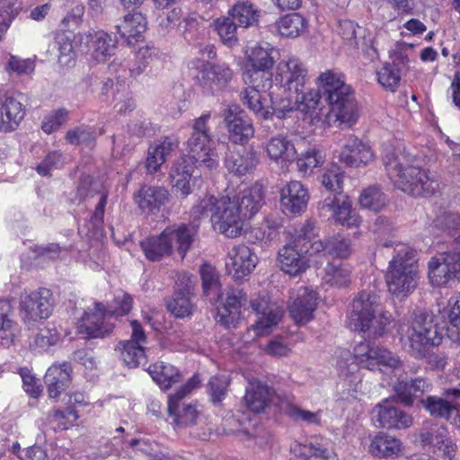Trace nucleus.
I'll list each match as a JSON object with an SVG mask.
<instances>
[{
    "instance_id": "052dcab7",
    "label": "nucleus",
    "mask_w": 460,
    "mask_h": 460,
    "mask_svg": "<svg viewBox=\"0 0 460 460\" xmlns=\"http://www.w3.org/2000/svg\"><path fill=\"white\" fill-rule=\"evenodd\" d=\"M314 224L306 222L299 229L295 231L292 240L289 242L302 252H311V243H314Z\"/></svg>"
},
{
    "instance_id": "7c9ffc66",
    "label": "nucleus",
    "mask_w": 460,
    "mask_h": 460,
    "mask_svg": "<svg viewBox=\"0 0 460 460\" xmlns=\"http://www.w3.org/2000/svg\"><path fill=\"white\" fill-rule=\"evenodd\" d=\"M181 399L168 397V413L176 429L192 427L199 422V413L191 404H181Z\"/></svg>"
},
{
    "instance_id": "864d4df0",
    "label": "nucleus",
    "mask_w": 460,
    "mask_h": 460,
    "mask_svg": "<svg viewBox=\"0 0 460 460\" xmlns=\"http://www.w3.org/2000/svg\"><path fill=\"white\" fill-rule=\"evenodd\" d=\"M293 450L299 454L296 459L293 460H329L332 456V452L320 444H298Z\"/></svg>"
},
{
    "instance_id": "c9c22d12",
    "label": "nucleus",
    "mask_w": 460,
    "mask_h": 460,
    "mask_svg": "<svg viewBox=\"0 0 460 460\" xmlns=\"http://www.w3.org/2000/svg\"><path fill=\"white\" fill-rule=\"evenodd\" d=\"M273 394V389L267 385L259 381L250 382L243 401L250 411L260 413L269 405Z\"/></svg>"
},
{
    "instance_id": "c03bdc74",
    "label": "nucleus",
    "mask_w": 460,
    "mask_h": 460,
    "mask_svg": "<svg viewBox=\"0 0 460 460\" xmlns=\"http://www.w3.org/2000/svg\"><path fill=\"white\" fill-rule=\"evenodd\" d=\"M140 246L147 260L158 261L172 253L171 245L164 235V231L158 235H153L141 241Z\"/></svg>"
},
{
    "instance_id": "f03ea898",
    "label": "nucleus",
    "mask_w": 460,
    "mask_h": 460,
    "mask_svg": "<svg viewBox=\"0 0 460 460\" xmlns=\"http://www.w3.org/2000/svg\"><path fill=\"white\" fill-rule=\"evenodd\" d=\"M414 156L401 146H388L383 155L385 172L397 189L414 197L434 194L438 190V181L414 165Z\"/></svg>"
},
{
    "instance_id": "4be33fe9",
    "label": "nucleus",
    "mask_w": 460,
    "mask_h": 460,
    "mask_svg": "<svg viewBox=\"0 0 460 460\" xmlns=\"http://www.w3.org/2000/svg\"><path fill=\"white\" fill-rule=\"evenodd\" d=\"M259 163L257 152L252 147L240 146L228 149L225 157L226 170L236 176L251 173Z\"/></svg>"
},
{
    "instance_id": "2f4dec72",
    "label": "nucleus",
    "mask_w": 460,
    "mask_h": 460,
    "mask_svg": "<svg viewBox=\"0 0 460 460\" xmlns=\"http://www.w3.org/2000/svg\"><path fill=\"white\" fill-rule=\"evenodd\" d=\"M170 194L164 187L143 186L135 195V201L143 211L160 210L169 200Z\"/></svg>"
},
{
    "instance_id": "dca6fc26",
    "label": "nucleus",
    "mask_w": 460,
    "mask_h": 460,
    "mask_svg": "<svg viewBox=\"0 0 460 460\" xmlns=\"http://www.w3.org/2000/svg\"><path fill=\"white\" fill-rule=\"evenodd\" d=\"M230 138L235 143L247 142L254 134L251 119L238 105H229L223 113Z\"/></svg>"
},
{
    "instance_id": "13d9d810",
    "label": "nucleus",
    "mask_w": 460,
    "mask_h": 460,
    "mask_svg": "<svg viewBox=\"0 0 460 460\" xmlns=\"http://www.w3.org/2000/svg\"><path fill=\"white\" fill-rule=\"evenodd\" d=\"M271 53L272 49L270 50L260 46L252 48L248 56L246 68L271 69L274 64Z\"/></svg>"
},
{
    "instance_id": "bf43d9fd",
    "label": "nucleus",
    "mask_w": 460,
    "mask_h": 460,
    "mask_svg": "<svg viewBox=\"0 0 460 460\" xmlns=\"http://www.w3.org/2000/svg\"><path fill=\"white\" fill-rule=\"evenodd\" d=\"M190 296L184 293H174L172 298L167 303L168 310L177 318L190 316L193 312Z\"/></svg>"
},
{
    "instance_id": "338daca9",
    "label": "nucleus",
    "mask_w": 460,
    "mask_h": 460,
    "mask_svg": "<svg viewBox=\"0 0 460 460\" xmlns=\"http://www.w3.org/2000/svg\"><path fill=\"white\" fill-rule=\"evenodd\" d=\"M59 340L60 335L55 328H45L36 335L31 346L40 350H47L50 346L57 344Z\"/></svg>"
},
{
    "instance_id": "de8ad7c7",
    "label": "nucleus",
    "mask_w": 460,
    "mask_h": 460,
    "mask_svg": "<svg viewBox=\"0 0 460 460\" xmlns=\"http://www.w3.org/2000/svg\"><path fill=\"white\" fill-rule=\"evenodd\" d=\"M350 269L343 264L328 263L323 269V280L336 288H343L350 282Z\"/></svg>"
},
{
    "instance_id": "79ce46f5",
    "label": "nucleus",
    "mask_w": 460,
    "mask_h": 460,
    "mask_svg": "<svg viewBox=\"0 0 460 460\" xmlns=\"http://www.w3.org/2000/svg\"><path fill=\"white\" fill-rule=\"evenodd\" d=\"M22 104L13 96H5L1 105V128L4 131L13 130L23 119Z\"/></svg>"
},
{
    "instance_id": "4468645a",
    "label": "nucleus",
    "mask_w": 460,
    "mask_h": 460,
    "mask_svg": "<svg viewBox=\"0 0 460 460\" xmlns=\"http://www.w3.org/2000/svg\"><path fill=\"white\" fill-rule=\"evenodd\" d=\"M372 420L384 429H407L412 425V417L395 405L394 399H385L372 410Z\"/></svg>"
},
{
    "instance_id": "37998d69",
    "label": "nucleus",
    "mask_w": 460,
    "mask_h": 460,
    "mask_svg": "<svg viewBox=\"0 0 460 460\" xmlns=\"http://www.w3.org/2000/svg\"><path fill=\"white\" fill-rule=\"evenodd\" d=\"M228 15L234 19L238 26L248 28L257 25L260 11L248 0L236 2L229 10Z\"/></svg>"
},
{
    "instance_id": "0e129e2a",
    "label": "nucleus",
    "mask_w": 460,
    "mask_h": 460,
    "mask_svg": "<svg viewBox=\"0 0 460 460\" xmlns=\"http://www.w3.org/2000/svg\"><path fill=\"white\" fill-rule=\"evenodd\" d=\"M20 333V326L13 316L0 322V342L4 347H10L14 343Z\"/></svg>"
},
{
    "instance_id": "ea45409f",
    "label": "nucleus",
    "mask_w": 460,
    "mask_h": 460,
    "mask_svg": "<svg viewBox=\"0 0 460 460\" xmlns=\"http://www.w3.org/2000/svg\"><path fill=\"white\" fill-rule=\"evenodd\" d=\"M115 28L120 37L130 44L131 39L137 38L146 31V19L139 12L129 13L116 24Z\"/></svg>"
},
{
    "instance_id": "9b49d317",
    "label": "nucleus",
    "mask_w": 460,
    "mask_h": 460,
    "mask_svg": "<svg viewBox=\"0 0 460 460\" xmlns=\"http://www.w3.org/2000/svg\"><path fill=\"white\" fill-rule=\"evenodd\" d=\"M54 306L52 292L48 288H39L21 298L20 309L25 323L47 319Z\"/></svg>"
},
{
    "instance_id": "f257e3e1",
    "label": "nucleus",
    "mask_w": 460,
    "mask_h": 460,
    "mask_svg": "<svg viewBox=\"0 0 460 460\" xmlns=\"http://www.w3.org/2000/svg\"><path fill=\"white\" fill-rule=\"evenodd\" d=\"M276 80L287 94L279 105L272 101L273 112L279 119L285 118L294 109L318 117L323 115L325 104L329 106V122L339 121L351 127L358 118L355 93L340 73L333 70L321 73L317 78L318 89L306 92L308 71L299 59L292 58L278 64Z\"/></svg>"
},
{
    "instance_id": "f704fd0d",
    "label": "nucleus",
    "mask_w": 460,
    "mask_h": 460,
    "mask_svg": "<svg viewBox=\"0 0 460 460\" xmlns=\"http://www.w3.org/2000/svg\"><path fill=\"white\" fill-rule=\"evenodd\" d=\"M238 201L244 219L253 217L264 204V189L261 184L255 183L252 187L243 190L238 196L233 198Z\"/></svg>"
},
{
    "instance_id": "bb28decb",
    "label": "nucleus",
    "mask_w": 460,
    "mask_h": 460,
    "mask_svg": "<svg viewBox=\"0 0 460 460\" xmlns=\"http://www.w3.org/2000/svg\"><path fill=\"white\" fill-rule=\"evenodd\" d=\"M196 163L187 155H181L175 159L169 172L172 187L182 198L187 197L191 192L190 184Z\"/></svg>"
},
{
    "instance_id": "a19ab883",
    "label": "nucleus",
    "mask_w": 460,
    "mask_h": 460,
    "mask_svg": "<svg viewBox=\"0 0 460 460\" xmlns=\"http://www.w3.org/2000/svg\"><path fill=\"white\" fill-rule=\"evenodd\" d=\"M369 452L376 457L398 456L402 452L399 439L384 432H378L371 438Z\"/></svg>"
},
{
    "instance_id": "f8f14e48",
    "label": "nucleus",
    "mask_w": 460,
    "mask_h": 460,
    "mask_svg": "<svg viewBox=\"0 0 460 460\" xmlns=\"http://www.w3.org/2000/svg\"><path fill=\"white\" fill-rule=\"evenodd\" d=\"M429 278L436 286H446L460 279V252H447L433 257L429 262Z\"/></svg>"
},
{
    "instance_id": "5fc2aeb1",
    "label": "nucleus",
    "mask_w": 460,
    "mask_h": 460,
    "mask_svg": "<svg viewBox=\"0 0 460 460\" xmlns=\"http://www.w3.org/2000/svg\"><path fill=\"white\" fill-rule=\"evenodd\" d=\"M296 165L298 171L306 174L311 172L314 168L320 166L324 162V155L315 147H310L299 156L296 155Z\"/></svg>"
},
{
    "instance_id": "2eb2a0df",
    "label": "nucleus",
    "mask_w": 460,
    "mask_h": 460,
    "mask_svg": "<svg viewBox=\"0 0 460 460\" xmlns=\"http://www.w3.org/2000/svg\"><path fill=\"white\" fill-rule=\"evenodd\" d=\"M339 34L353 48L361 49L367 60L374 61L378 58L374 38L366 28L350 20H343L339 22Z\"/></svg>"
},
{
    "instance_id": "c85d7f7f",
    "label": "nucleus",
    "mask_w": 460,
    "mask_h": 460,
    "mask_svg": "<svg viewBox=\"0 0 460 460\" xmlns=\"http://www.w3.org/2000/svg\"><path fill=\"white\" fill-rule=\"evenodd\" d=\"M265 151L271 161L281 165H287L296 158V150L294 144L283 135L270 138L265 144Z\"/></svg>"
},
{
    "instance_id": "603ef678",
    "label": "nucleus",
    "mask_w": 460,
    "mask_h": 460,
    "mask_svg": "<svg viewBox=\"0 0 460 460\" xmlns=\"http://www.w3.org/2000/svg\"><path fill=\"white\" fill-rule=\"evenodd\" d=\"M262 91L253 88H245L241 92L240 97L244 105H246L255 114L267 119L269 111L264 106V97L261 94Z\"/></svg>"
},
{
    "instance_id": "a211bd4d",
    "label": "nucleus",
    "mask_w": 460,
    "mask_h": 460,
    "mask_svg": "<svg viewBox=\"0 0 460 460\" xmlns=\"http://www.w3.org/2000/svg\"><path fill=\"white\" fill-rule=\"evenodd\" d=\"M252 310L257 314V320L252 325L257 335H264L276 326L282 317V309L276 303H272L266 296L251 301Z\"/></svg>"
},
{
    "instance_id": "4c0bfd02",
    "label": "nucleus",
    "mask_w": 460,
    "mask_h": 460,
    "mask_svg": "<svg viewBox=\"0 0 460 460\" xmlns=\"http://www.w3.org/2000/svg\"><path fill=\"white\" fill-rule=\"evenodd\" d=\"M394 388L403 404L411 405L414 399H420V401L423 399L422 395L430 391L431 385L423 378H416L408 382L399 376Z\"/></svg>"
},
{
    "instance_id": "58836bf2",
    "label": "nucleus",
    "mask_w": 460,
    "mask_h": 460,
    "mask_svg": "<svg viewBox=\"0 0 460 460\" xmlns=\"http://www.w3.org/2000/svg\"><path fill=\"white\" fill-rule=\"evenodd\" d=\"M147 371L162 390H168L182 380V375L179 369L164 361L150 365Z\"/></svg>"
},
{
    "instance_id": "9d476101",
    "label": "nucleus",
    "mask_w": 460,
    "mask_h": 460,
    "mask_svg": "<svg viewBox=\"0 0 460 460\" xmlns=\"http://www.w3.org/2000/svg\"><path fill=\"white\" fill-rule=\"evenodd\" d=\"M234 71L223 63L207 62L199 69L196 80L204 94L215 95L231 82Z\"/></svg>"
},
{
    "instance_id": "6ab92c4d",
    "label": "nucleus",
    "mask_w": 460,
    "mask_h": 460,
    "mask_svg": "<svg viewBox=\"0 0 460 460\" xmlns=\"http://www.w3.org/2000/svg\"><path fill=\"white\" fill-rule=\"evenodd\" d=\"M374 157L371 146L353 135L346 137L338 155L339 161L349 167L366 165L373 161Z\"/></svg>"
},
{
    "instance_id": "aec40b11",
    "label": "nucleus",
    "mask_w": 460,
    "mask_h": 460,
    "mask_svg": "<svg viewBox=\"0 0 460 460\" xmlns=\"http://www.w3.org/2000/svg\"><path fill=\"white\" fill-rule=\"evenodd\" d=\"M257 263V256L244 244L234 246L227 253L226 268L234 279L249 275Z\"/></svg>"
},
{
    "instance_id": "20e7f679",
    "label": "nucleus",
    "mask_w": 460,
    "mask_h": 460,
    "mask_svg": "<svg viewBox=\"0 0 460 460\" xmlns=\"http://www.w3.org/2000/svg\"><path fill=\"white\" fill-rule=\"evenodd\" d=\"M380 296L373 290L360 291L350 304L349 325L353 331L367 332L368 337L383 336L392 315L381 312Z\"/></svg>"
},
{
    "instance_id": "b1692460",
    "label": "nucleus",
    "mask_w": 460,
    "mask_h": 460,
    "mask_svg": "<svg viewBox=\"0 0 460 460\" xmlns=\"http://www.w3.org/2000/svg\"><path fill=\"white\" fill-rule=\"evenodd\" d=\"M308 199L307 190L300 181H290L281 189L280 206L287 215H300L306 208Z\"/></svg>"
},
{
    "instance_id": "423d86ee",
    "label": "nucleus",
    "mask_w": 460,
    "mask_h": 460,
    "mask_svg": "<svg viewBox=\"0 0 460 460\" xmlns=\"http://www.w3.org/2000/svg\"><path fill=\"white\" fill-rule=\"evenodd\" d=\"M133 299L128 293L120 291L115 296L108 308L101 303H95L93 314L84 313L77 325V331L85 338H103L113 330V323H109L108 316L121 317L127 315L132 309Z\"/></svg>"
},
{
    "instance_id": "f3484780",
    "label": "nucleus",
    "mask_w": 460,
    "mask_h": 460,
    "mask_svg": "<svg viewBox=\"0 0 460 460\" xmlns=\"http://www.w3.org/2000/svg\"><path fill=\"white\" fill-rule=\"evenodd\" d=\"M246 299V293L242 288H229L226 303L217 309L215 316L217 323L228 329L235 328L241 317L240 308L244 305Z\"/></svg>"
},
{
    "instance_id": "49530a36",
    "label": "nucleus",
    "mask_w": 460,
    "mask_h": 460,
    "mask_svg": "<svg viewBox=\"0 0 460 460\" xmlns=\"http://www.w3.org/2000/svg\"><path fill=\"white\" fill-rule=\"evenodd\" d=\"M278 30L281 36L296 38L306 28L305 19L297 13H292L280 18L277 22Z\"/></svg>"
},
{
    "instance_id": "6e6d98bb",
    "label": "nucleus",
    "mask_w": 460,
    "mask_h": 460,
    "mask_svg": "<svg viewBox=\"0 0 460 460\" xmlns=\"http://www.w3.org/2000/svg\"><path fill=\"white\" fill-rule=\"evenodd\" d=\"M55 48L58 51V62L68 66L75 59L71 35L65 31H58L55 35Z\"/></svg>"
},
{
    "instance_id": "e433bc0d",
    "label": "nucleus",
    "mask_w": 460,
    "mask_h": 460,
    "mask_svg": "<svg viewBox=\"0 0 460 460\" xmlns=\"http://www.w3.org/2000/svg\"><path fill=\"white\" fill-rule=\"evenodd\" d=\"M311 250L314 254L323 253L344 259L351 253V242L348 238L334 235L324 240H315L311 243Z\"/></svg>"
},
{
    "instance_id": "a878e982",
    "label": "nucleus",
    "mask_w": 460,
    "mask_h": 460,
    "mask_svg": "<svg viewBox=\"0 0 460 460\" xmlns=\"http://www.w3.org/2000/svg\"><path fill=\"white\" fill-rule=\"evenodd\" d=\"M312 256L314 252H302L293 243H288L279 249L278 261L281 270L290 276H297L308 268V259L305 255Z\"/></svg>"
},
{
    "instance_id": "72a5a7b5",
    "label": "nucleus",
    "mask_w": 460,
    "mask_h": 460,
    "mask_svg": "<svg viewBox=\"0 0 460 460\" xmlns=\"http://www.w3.org/2000/svg\"><path fill=\"white\" fill-rule=\"evenodd\" d=\"M84 39L89 44L93 59L97 63L106 61L114 54L116 42L108 33L102 31L89 32Z\"/></svg>"
},
{
    "instance_id": "473e14b6",
    "label": "nucleus",
    "mask_w": 460,
    "mask_h": 460,
    "mask_svg": "<svg viewBox=\"0 0 460 460\" xmlns=\"http://www.w3.org/2000/svg\"><path fill=\"white\" fill-rule=\"evenodd\" d=\"M71 371L70 365L66 362L49 367L44 376V382L50 398H57L68 387L71 383Z\"/></svg>"
},
{
    "instance_id": "ddd939ff",
    "label": "nucleus",
    "mask_w": 460,
    "mask_h": 460,
    "mask_svg": "<svg viewBox=\"0 0 460 460\" xmlns=\"http://www.w3.org/2000/svg\"><path fill=\"white\" fill-rule=\"evenodd\" d=\"M420 445L438 451L445 457L452 460L456 455V445L449 438L448 430L444 425L429 424L423 426L419 431Z\"/></svg>"
},
{
    "instance_id": "69168bd1",
    "label": "nucleus",
    "mask_w": 460,
    "mask_h": 460,
    "mask_svg": "<svg viewBox=\"0 0 460 460\" xmlns=\"http://www.w3.org/2000/svg\"><path fill=\"white\" fill-rule=\"evenodd\" d=\"M67 117L68 111L65 108L53 111L44 118L41 128L45 133L50 134L58 129L67 120Z\"/></svg>"
},
{
    "instance_id": "680f3d73",
    "label": "nucleus",
    "mask_w": 460,
    "mask_h": 460,
    "mask_svg": "<svg viewBox=\"0 0 460 460\" xmlns=\"http://www.w3.org/2000/svg\"><path fill=\"white\" fill-rule=\"evenodd\" d=\"M378 83L385 88L394 91L401 80V74L397 65L385 63L377 72Z\"/></svg>"
},
{
    "instance_id": "4d7b16f0",
    "label": "nucleus",
    "mask_w": 460,
    "mask_h": 460,
    "mask_svg": "<svg viewBox=\"0 0 460 460\" xmlns=\"http://www.w3.org/2000/svg\"><path fill=\"white\" fill-rule=\"evenodd\" d=\"M360 205L373 211L381 210L386 204V197L376 186L365 189L359 197Z\"/></svg>"
},
{
    "instance_id": "39448f33",
    "label": "nucleus",
    "mask_w": 460,
    "mask_h": 460,
    "mask_svg": "<svg viewBox=\"0 0 460 460\" xmlns=\"http://www.w3.org/2000/svg\"><path fill=\"white\" fill-rule=\"evenodd\" d=\"M191 216L194 219L210 217L213 227L230 238L241 234L245 220L239 210L238 201L229 197H205L192 208Z\"/></svg>"
},
{
    "instance_id": "cd10ccee",
    "label": "nucleus",
    "mask_w": 460,
    "mask_h": 460,
    "mask_svg": "<svg viewBox=\"0 0 460 460\" xmlns=\"http://www.w3.org/2000/svg\"><path fill=\"white\" fill-rule=\"evenodd\" d=\"M197 226L181 224L168 226L164 230V235L166 236L172 251L175 246L182 259L192 246L197 234Z\"/></svg>"
},
{
    "instance_id": "8fccbe9b",
    "label": "nucleus",
    "mask_w": 460,
    "mask_h": 460,
    "mask_svg": "<svg viewBox=\"0 0 460 460\" xmlns=\"http://www.w3.org/2000/svg\"><path fill=\"white\" fill-rule=\"evenodd\" d=\"M244 81L250 84L249 88L266 92L272 87V74L270 69L246 68L243 74Z\"/></svg>"
},
{
    "instance_id": "412c9836",
    "label": "nucleus",
    "mask_w": 460,
    "mask_h": 460,
    "mask_svg": "<svg viewBox=\"0 0 460 460\" xmlns=\"http://www.w3.org/2000/svg\"><path fill=\"white\" fill-rule=\"evenodd\" d=\"M130 325L131 339L119 342L120 356L127 366L136 367L145 359L144 344L146 342V337L143 327L137 320L132 321Z\"/></svg>"
},
{
    "instance_id": "09e8293b",
    "label": "nucleus",
    "mask_w": 460,
    "mask_h": 460,
    "mask_svg": "<svg viewBox=\"0 0 460 460\" xmlns=\"http://www.w3.org/2000/svg\"><path fill=\"white\" fill-rule=\"evenodd\" d=\"M236 22L230 15L217 18L214 22L215 30L224 44L233 47L237 44V26Z\"/></svg>"
},
{
    "instance_id": "7ed1b4c3",
    "label": "nucleus",
    "mask_w": 460,
    "mask_h": 460,
    "mask_svg": "<svg viewBox=\"0 0 460 460\" xmlns=\"http://www.w3.org/2000/svg\"><path fill=\"white\" fill-rule=\"evenodd\" d=\"M385 248L393 249L385 274L388 291L398 298L411 295L417 288L420 279L416 251L403 243L385 242Z\"/></svg>"
},
{
    "instance_id": "774afa93",
    "label": "nucleus",
    "mask_w": 460,
    "mask_h": 460,
    "mask_svg": "<svg viewBox=\"0 0 460 460\" xmlns=\"http://www.w3.org/2000/svg\"><path fill=\"white\" fill-rule=\"evenodd\" d=\"M229 382L226 376H213L208 382V392L211 396V401L214 403L222 402L225 398Z\"/></svg>"
},
{
    "instance_id": "3c124183",
    "label": "nucleus",
    "mask_w": 460,
    "mask_h": 460,
    "mask_svg": "<svg viewBox=\"0 0 460 460\" xmlns=\"http://www.w3.org/2000/svg\"><path fill=\"white\" fill-rule=\"evenodd\" d=\"M420 403L429 412L431 416L448 420L456 407L444 398L437 396H428L421 399Z\"/></svg>"
},
{
    "instance_id": "0eeeda50",
    "label": "nucleus",
    "mask_w": 460,
    "mask_h": 460,
    "mask_svg": "<svg viewBox=\"0 0 460 460\" xmlns=\"http://www.w3.org/2000/svg\"><path fill=\"white\" fill-rule=\"evenodd\" d=\"M211 115L209 112L202 114L194 120L192 133L186 142L188 157L196 163L197 168L208 171L216 169L218 165V156L214 149L208 122Z\"/></svg>"
},
{
    "instance_id": "e2e57ef3",
    "label": "nucleus",
    "mask_w": 460,
    "mask_h": 460,
    "mask_svg": "<svg viewBox=\"0 0 460 460\" xmlns=\"http://www.w3.org/2000/svg\"><path fill=\"white\" fill-rule=\"evenodd\" d=\"M321 182L326 190L333 192L332 197L338 194L342 195L341 188L343 183V172L338 166L332 165L322 175Z\"/></svg>"
},
{
    "instance_id": "c756f323",
    "label": "nucleus",
    "mask_w": 460,
    "mask_h": 460,
    "mask_svg": "<svg viewBox=\"0 0 460 460\" xmlns=\"http://www.w3.org/2000/svg\"><path fill=\"white\" fill-rule=\"evenodd\" d=\"M178 141L164 137L159 143L150 146L147 150L145 167L149 174L157 172L173 150L178 147Z\"/></svg>"
},
{
    "instance_id": "5701e85b",
    "label": "nucleus",
    "mask_w": 460,
    "mask_h": 460,
    "mask_svg": "<svg viewBox=\"0 0 460 460\" xmlns=\"http://www.w3.org/2000/svg\"><path fill=\"white\" fill-rule=\"evenodd\" d=\"M322 208L331 211L335 222L348 228L360 224V217L352 208L351 201L347 196L340 194L329 196L324 199Z\"/></svg>"
},
{
    "instance_id": "1a4fd4ad",
    "label": "nucleus",
    "mask_w": 460,
    "mask_h": 460,
    "mask_svg": "<svg viewBox=\"0 0 460 460\" xmlns=\"http://www.w3.org/2000/svg\"><path fill=\"white\" fill-rule=\"evenodd\" d=\"M354 358L357 365L369 370H391L398 372L402 369V362L390 350L371 344L367 341H361L354 348Z\"/></svg>"
},
{
    "instance_id": "393cba45",
    "label": "nucleus",
    "mask_w": 460,
    "mask_h": 460,
    "mask_svg": "<svg viewBox=\"0 0 460 460\" xmlns=\"http://www.w3.org/2000/svg\"><path fill=\"white\" fill-rule=\"evenodd\" d=\"M317 293L308 288H298L293 302L289 305L290 316L298 324H305L312 320L317 307Z\"/></svg>"
},
{
    "instance_id": "6e6552de",
    "label": "nucleus",
    "mask_w": 460,
    "mask_h": 460,
    "mask_svg": "<svg viewBox=\"0 0 460 460\" xmlns=\"http://www.w3.org/2000/svg\"><path fill=\"white\" fill-rule=\"evenodd\" d=\"M410 352L417 358H424L430 348L440 344L439 334L433 316L428 313L415 314L411 327L408 331Z\"/></svg>"
},
{
    "instance_id": "a18cd8bd",
    "label": "nucleus",
    "mask_w": 460,
    "mask_h": 460,
    "mask_svg": "<svg viewBox=\"0 0 460 460\" xmlns=\"http://www.w3.org/2000/svg\"><path fill=\"white\" fill-rule=\"evenodd\" d=\"M199 274L204 295L211 296V300H218L221 297V285L219 282L220 276L216 268L204 263L200 266Z\"/></svg>"
}]
</instances>
